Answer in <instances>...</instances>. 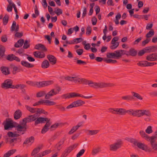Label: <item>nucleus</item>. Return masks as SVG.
<instances>
[{"label": "nucleus", "mask_w": 157, "mask_h": 157, "mask_svg": "<svg viewBox=\"0 0 157 157\" xmlns=\"http://www.w3.org/2000/svg\"><path fill=\"white\" fill-rule=\"evenodd\" d=\"M6 124L4 125L5 130H8L9 128H13L14 127L12 120H8L6 119Z\"/></svg>", "instance_id": "obj_13"}, {"label": "nucleus", "mask_w": 157, "mask_h": 157, "mask_svg": "<svg viewBox=\"0 0 157 157\" xmlns=\"http://www.w3.org/2000/svg\"><path fill=\"white\" fill-rule=\"evenodd\" d=\"M15 55L13 54L8 55L6 59L9 61H12L14 60Z\"/></svg>", "instance_id": "obj_42"}, {"label": "nucleus", "mask_w": 157, "mask_h": 157, "mask_svg": "<svg viewBox=\"0 0 157 157\" xmlns=\"http://www.w3.org/2000/svg\"><path fill=\"white\" fill-rule=\"evenodd\" d=\"M16 151L15 149L10 150L4 155L3 157H9L11 155L14 153Z\"/></svg>", "instance_id": "obj_35"}, {"label": "nucleus", "mask_w": 157, "mask_h": 157, "mask_svg": "<svg viewBox=\"0 0 157 157\" xmlns=\"http://www.w3.org/2000/svg\"><path fill=\"white\" fill-rule=\"evenodd\" d=\"M49 121L50 120L46 122V124L45 125L41 130V132L42 133L44 134L48 130V127L51 124V123L49 122Z\"/></svg>", "instance_id": "obj_21"}, {"label": "nucleus", "mask_w": 157, "mask_h": 157, "mask_svg": "<svg viewBox=\"0 0 157 157\" xmlns=\"http://www.w3.org/2000/svg\"><path fill=\"white\" fill-rule=\"evenodd\" d=\"M60 90L61 89L59 87H58L55 89V90L54 89H52L47 94L45 95V98L46 99H49L52 96L58 93Z\"/></svg>", "instance_id": "obj_6"}, {"label": "nucleus", "mask_w": 157, "mask_h": 157, "mask_svg": "<svg viewBox=\"0 0 157 157\" xmlns=\"http://www.w3.org/2000/svg\"><path fill=\"white\" fill-rule=\"evenodd\" d=\"M138 147L140 149L144 150L145 151H147L148 150V147L144 144L138 142Z\"/></svg>", "instance_id": "obj_29"}, {"label": "nucleus", "mask_w": 157, "mask_h": 157, "mask_svg": "<svg viewBox=\"0 0 157 157\" xmlns=\"http://www.w3.org/2000/svg\"><path fill=\"white\" fill-rule=\"evenodd\" d=\"M115 54L114 52H109L106 55L107 57L108 58H116L115 57Z\"/></svg>", "instance_id": "obj_50"}, {"label": "nucleus", "mask_w": 157, "mask_h": 157, "mask_svg": "<svg viewBox=\"0 0 157 157\" xmlns=\"http://www.w3.org/2000/svg\"><path fill=\"white\" fill-rule=\"evenodd\" d=\"M144 115H146L147 117H149L151 115V113L150 111L148 110H138V117H141L143 116Z\"/></svg>", "instance_id": "obj_9"}, {"label": "nucleus", "mask_w": 157, "mask_h": 157, "mask_svg": "<svg viewBox=\"0 0 157 157\" xmlns=\"http://www.w3.org/2000/svg\"><path fill=\"white\" fill-rule=\"evenodd\" d=\"M49 120H50L49 119H48L47 118H44L41 117H37L35 121L34 124L35 125H36L40 123H45V121L47 122V121Z\"/></svg>", "instance_id": "obj_12"}, {"label": "nucleus", "mask_w": 157, "mask_h": 157, "mask_svg": "<svg viewBox=\"0 0 157 157\" xmlns=\"http://www.w3.org/2000/svg\"><path fill=\"white\" fill-rule=\"evenodd\" d=\"M34 56L39 58H43L45 57V54L43 52L36 51L33 52Z\"/></svg>", "instance_id": "obj_18"}, {"label": "nucleus", "mask_w": 157, "mask_h": 157, "mask_svg": "<svg viewBox=\"0 0 157 157\" xmlns=\"http://www.w3.org/2000/svg\"><path fill=\"white\" fill-rule=\"evenodd\" d=\"M53 83V81H52L36 82L35 86L38 87H41L51 85Z\"/></svg>", "instance_id": "obj_7"}, {"label": "nucleus", "mask_w": 157, "mask_h": 157, "mask_svg": "<svg viewBox=\"0 0 157 157\" xmlns=\"http://www.w3.org/2000/svg\"><path fill=\"white\" fill-rule=\"evenodd\" d=\"M145 132L148 134H150L153 132L152 127L151 126H148L145 130Z\"/></svg>", "instance_id": "obj_49"}, {"label": "nucleus", "mask_w": 157, "mask_h": 157, "mask_svg": "<svg viewBox=\"0 0 157 157\" xmlns=\"http://www.w3.org/2000/svg\"><path fill=\"white\" fill-rule=\"evenodd\" d=\"M146 59L150 61H157V53L149 54L146 57Z\"/></svg>", "instance_id": "obj_11"}, {"label": "nucleus", "mask_w": 157, "mask_h": 157, "mask_svg": "<svg viewBox=\"0 0 157 157\" xmlns=\"http://www.w3.org/2000/svg\"><path fill=\"white\" fill-rule=\"evenodd\" d=\"M125 140L133 144V146L135 148H136L137 146V141L136 139L134 138L127 137L125 138Z\"/></svg>", "instance_id": "obj_17"}, {"label": "nucleus", "mask_w": 157, "mask_h": 157, "mask_svg": "<svg viewBox=\"0 0 157 157\" xmlns=\"http://www.w3.org/2000/svg\"><path fill=\"white\" fill-rule=\"evenodd\" d=\"M78 128L76 126L73 127L71 130L69 132V134H72L74 132L77 130Z\"/></svg>", "instance_id": "obj_56"}, {"label": "nucleus", "mask_w": 157, "mask_h": 157, "mask_svg": "<svg viewBox=\"0 0 157 157\" xmlns=\"http://www.w3.org/2000/svg\"><path fill=\"white\" fill-rule=\"evenodd\" d=\"M34 10L35 13H33L32 15L33 18H36L39 15V12L36 5L35 6Z\"/></svg>", "instance_id": "obj_34"}, {"label": "nucleus", "mask_w": 157, "mask_h": 157, "mask_svg": "<svg viewBox=\"0 0 157 157\" xmlns=\"http://www.w3.org/2000/svg\"><path fill=\"white\" fill-rule=\"evenodd\" d=\"M121 50H116L114 52L115 54L116 58H119L121 57Z\"/></svg>", "instance_id": "obj_53"}, {"label": "nucleus", "mask_w": 157, "mask_h": 157, "mask_svg": "<svg viewBox=\"0 0 157 157\" xmlns=\"http://www.w3.org/2000/svg\"><path fill=\"white\" fill-rule=\"evenodd\" d=\"M30 47V44L28 43V41L27 40H25L24 45L23 48L24 49H27Z\"/></svg>", "instance_id": "obj_58"}, {"label": "nucleus", "mask_w": 157, "mask_h": 157, "mask_svg": "<svg viewBox=\"0 0 157 157\" xmlns=\"http://www.w3.org/2000/svg\"><path fill=\"white\" fill-rule=\"evenodd\" d=\"M117 115H121L125 114V109L123 108H117Z\"/></svg>", "instance_id": "obj_37"}, {"label": "nucleus", "mask_w": 157, "mask_h": 157, "mask_svg": "<svg viewBox=\"0 0 157 157\" xmlns=\"http://www.w3.org/2000/svg\"><path fill=\"white\" fill-rule=\"evenodd\" d=\"M65 140V138H63L56 144L55 146V148L58 151H60L62 148L63 147V145L64 143Z\"/></svg>", "instance_id": "obj_14"}, {"label": "nucleus", "mask_w": 157, "mask_h": 157, "mask_svg": "<svg viewBox=\"0 0 157 157\" xmlns=\"http://www.w3.org/2000/svg\"><path fill=\"white\" fill-rule=\"evenodd\" d=\"M37 115V113L30 115L23 119V122H26L27 123L30 122L36 121Z\"/></svg>", "instance_id": "obj_8"}, {"label": "nucleus", "mask_w": 157, "mask_h": 157, "mask_svg": "<svg viewBox=\"0 0 157 157\" xmlns=\"http://www.w3.org/2000/svg\"><path fill=\"white\" fill-rule=\"evenodd\" d=\"M5 52V48L4 47L1 46H0V56L2 57L4 55Z\"/></svg>", "instance_id": "obj_44"}, {"label": "nucleus", "mask_w": 157, "mask_h": 157, "mask_svg": "<svg viewBox=\"0 0 157 157\" xmlns=\"http://www.w3.org/2000/svg\"><path fill=\"white\" fill-rule=\"evenodd\" d=\"M24 43V40L23 39H20L18 40L17 42L14 44V47L16 48H19L21 47Z\"/></svg>", "instance_id": "obj_30"}, {"label": "nucleus", "mask_w": 157, "mask_h": 157, "mask_svg": "<svg viewBox=\"0 0 157 157\" xmlns=\"http://www.w3.org/2000/svg\"><path fill=\"white\" fill-rule=\"evenodd\" d=\"M1 70L2 73L5 75H7L10 74L9 69L8 67H1Z\"/></svg>", "instance_id": "obj_28"}, {"label": "nucleus", "mask_w": 157, "mask_h": 157, "mask_svg": "<svg viewBox=\"0 0 157 157\" xmlns=\"http://www.w3.org/2000/svg\"><path fill=\"white\" fill-rule=\"evenodd\" d=\"M119 40L118 36H116L114 37L112 40L111 43L113 45L110 46V48L112 49H114L117 48L119 45V43L118 42H116Z\"/></svg>", "instance_id": "obj_10"}, {"label": "nucleus", "mask_w": 157, "mask_h": 157, "mask_svg": "<svg viewBox=\"0 0 157 157\" xmlns=\"http://www.w3.org/2000/svg\"><path fill=\"white\" fill-rule=\"evenodd\" d=\"M22 115V113L21 111L19 109L16 110L14 114V117L15 120L19 119Z\"/></svg>", "instance_id": "obj_26"}, {"label": "nucleus", "mask_w": 157, "mask_h": 157, "mask_svg": "<svg viewBox=\"0 0 157 157\" xmlns=\"http://www.w3.org/2000/svg\"><path fill=\"white\" fill-rule=\"evenodd\" d=\"M9 19L8 15L6 14L3 18V22L4 25H6L8 23Z\"/></svg>", "instance_id": "obj_41"}, {"label": "nucleus", "mask_w": 157, "mask_h": 157, "mask_svg": "<svg viewBox=\"0 0 157 157\" xmlns=\"http://www.w3.org/2000/svg\"><path fill=\"white\" fill-rule=\"evenodd\" d=\"M44 37V38L48 40L49 44H50L51 43L52 40V37L49 35H45Z\"/></svg>", "instance_id": "obj_62"}, {"label": "nucleus", "mask_w": 157, "mask_h": 157, "mask_svg": "<svg viewBox=\"0 0 157 157\" xmlns=\"http://www.w3.org/2000/svg\"><path fill=\"white\" fill-rule=\"evenodd\" d=\"M155 34L154 30L153 29H151L150 31L146 35V37L147 39L153 36Z\"/></svg>", "instance_id": "obj_38"}, {"label": "nucleus", "mask_w": 157, "mask_h": 157, "mask_svg": "<svg viewBox=\"0 0 157 157\" xmlns=\"http://www.w3.org/2000/svg\"><path fill=\"white\" fill-rule=\"evenodd\" d=\"M51 152V151L50 150H47L43 151L41 152L42 156H44L47 154H48L50 153Z\"/></svg>", "instance_id": "obj_59"}, {"label": "nucleus", "mask_w": 157, "mask_h": 157, "mask_svg": "<svg viewBox=\"0 0 157 157\" xmlns=\"http://www.w3.org/2000/svg\"><path fill=\"white\" fill-rule=\"evenodd\" d=\"M41 148L42 146H39L38 147L35 148L33 150L31 153L32 156H33L35 154L38 153Z\"/></svg>", "instance_id": "obj_32"}, {"label": "nucleus", "mask_w": 157, "mask_h": 157, "mask_svg": "<svg viewBox=\"0 0 157 157\" xmlns=\"http://www.w3.org/2000/svg\"><path fill=\"white\" fill-rule=\"evenodd\" d=\"M85 150L83 149L81 150L77 154V157H80L84 153Z\"/></svg>", "instance_id": "obj_63"}, {"label": "nucleus", "mask_w": 157, "mask_h": 157, "mask_svg": "<svg viewBox=\"0 0 157 157\" xmlns=\"http://www.w3.org/2000/svg\"><path fill=\"white\" fill-rule=\"evenodd\" d=\"M88 131L89 132V135H93L98 133L99 132V130H90Z\"/></svg>", "instance_id": "obj_48"}, {"label": "nucleus", "mask_w": 157, "mask_h": 157, "mask_svg": "<svg viewBox=\"0 0 157 157\" xmlns=\"http://www.w3.org/2000/svg\"><path fill=\"white\" fill-rule=\"evenodd\" d=\"M140 133L143 138H144L147 141L150 140L151 139H153V137H154L153 136L150 137L149 136L147 135L146 134L144 131H140Z\"/></svg>", "instance_id": "obj_23"}, {"label": "nucleus", "mask_w": 157, "mask_h": 157, "mask_svg": "<svg viewBox=\"0 0 157 157\" xmlns=\"http://www.w3.org/2000/svg\"><path fill=\"white\" fill-rule=\"evenodd\" d=\"M19 25H16V22L15 21H13L12 26L10 28V31L12 32L14 31L17 32L19 31Z\"/></svg>", "instance_id": "obj_19"}, {"label": "nucleus", "mask_w": 157, "mask_h": 157, "mask_svg": "<svg viewBox=\"0 0 157 157\" xmlns=\"http://www.w3.org/2000/svg\"><path fill=\"white\" fill-rule=\"evenodd\" d=\"M26 87V86L25 85L23 84H18L14 86L13 89H18L20 88L21 89H23L24 88Z\"/></svg>", "instance_id": "obj_43"}, {"label": "nucleus", "mask_w": 157, "mask_h": 157, "mask_svg": "<svg viewBox=\"0 0 157 157\" xmlns=\"http://www.w3.org/2000/svg\"><path fill=\"white\" fill-rule=\"evenodd\" d=\"M123 144V141L121 140H118L115 143L109 145V149L112 151H116L121 147Z\"/></svg>", "instance_id": "obj_2"}, {"label": "nucleus", "mask_w": 157, "mask_h": 157, "mask_svg": "<svg viewBox=\"0 0 157 157\" xmlns=\"http://www.w3.org/2000/svg\"><path fill=\"white\" fill-rule=\"evenodd\" d=\"M56 104V103L53 101H51L48 100H47V104H45L46 105H55Z\"/></svg>", "instance_id": "obj_60"}, {"label": "nucleus", "mask_w": 157, "mask_h": 157, "mask_svg": "<svg viewBox=\"0 0 157 157\" xmlns=\"http://www.w3.org/2000/svg\"><path fill=\"white\" fill-rule=\"evenodd\" d=\"M109 112L112 114H117V108H110L109 109Z\"/></svg>", "instance_id": "obj_46"}, {"label": "nucleus", "mask_w": 157, "mask_h": 157, "mask_svg": "<svg viewBox=\"0 0 157 157\" xmlns=\"http://www.w3.org/2000/svg\"><path fill=\"white\" fill-rule=\"evenodd\" d=\"M55 13L57 14V15L59 16L60 14H62L63 13L62 10L59 9L58 8L56 11H55Z\"/></svg>", "instance_id": "obj_64"}, {"label": "nucleus", "mask_w": 157, "mask_h": 157, "mask_svg": "<svg viewBox=\"0 0 157 157\" xmlns=\"http://www.w3.org/2000/svg\"><path fill=\"white\" fill-rule=\"evenodd\" d=\"M25 107L28 110L32 113H34L36 112V108H32L27 105H25Z\"/></svg>", "instance_id": "obj_39"}, {"label": "nucleus", "mask_w": 157, "mask_h": 157, "mask_svg": "<svg viewBox=\"0 0 157 157\" xmlns=\"http://www.w3.org/2000/svg\"><path fill=\"white\" fill-rule=\"evenodd\" d=\"M75 107L80 106L85 104V102L81 100H79L74 102Z\"/></svg>", "instance_id": "obj_31"}, {"label": "nucleus", "mask_w": 157, "mask_h": 157, "mask_svg": "<svg viewBox=\"0 0 157 157\" xmlns=\"http://www.w3.org/2000/svg\"><path fill=\"white\" fill-rule=\"evenodd\" d=\"M49 66V64L48 61L46 60L44 61L42 64L41 67L43 68H47Z\"/></svg>", "instance_id": "obj_36"}, {"label": "nucleus", "mask_w": 157, "mask_h": 157, "mask_svg": "<svg viewBox=\"0 0 157 157\" xmlns=\"http://www.w3.org/2000/svg\"><path fill=\"white\" fill-rule=\"evenodd\" d=\"M144 48L146 53L153 52H155L157 50V46H152L147 47Z\"/></svg>", "instance_id": "obj_20"}, {"label": "nucleus", "mask_w": 157, "mask_h": 157, "mask_svg": "<svg viewBox=\"0 0 157 157\" xmlns=\"http://www.w3.org/2000/svg\"><path fill=\"white\" fill-rule=\"evenodd\" d=\"M90 80H88L84 78H81V80L80 82L86 85H89Z\"/></svg>", "instance_id": "obj_57"}, {"label": "nucleus", "mask_w": 157, "mask_h": 157, "mask_svg": "<svg viewBox=\"0 0 157 157\" xmlns=\"http://www.w3.org/2000/svg\"><path fill=\"white\" fill-rule=\"evenodd\" d=\"M86 41H85L82 43V44L83 45L85 46L84 48L86 50H88L90 48V44L88 43L86 44Z\"/></svg>", "instance_id": "obj_52"}, {"label": "nucleus", "mask_w": 157, "mask_h": 157, "mask_svg": "<svg viewBox=\"0 0 157 157\" xmlns=\"http://www.w3.org/2000/svg\"><path fill=\"white\" fill-rule=\"evenodd\" d=\"M137 51L133 48H131L128 51V56H135L137 54Z\"/></svg>", "instance_id": "obj_27"}, {"label": "nucleus", "mask_w": 157, "mask_h": 157, "mask_svg": "<svg viewBox=\"0 0 157 157\" xmlns=\"http://www.w3.org/2000/svg\"><path fill=\"white\" fill-rule=\"evenodd\" d=\"M34 140V138L33 136L30 137L29 138H27L25 140L24 142V144H27L31 142L33 143Z\"/></svg>", "instance_id": "obj_33"}, {"label": "nucleus", "mask_w": 157, "mask_h": 157, "mask_svg": "<svg viewBox=\"0 0 157 157\" xmlns=\"http://www.w3.org/2000/svg\"><path fill=\"white\" fill-rule=\"evenodd\" d=\"M153 139H151L150 140L148 141H150L151 147L152 149L154 151H157V143L155 142V140H156L157 137H155V136H153Z\"/></svg>", "instance_id": "obj_15"}, {"label": "nucleus", "mask_w": 157, "mask_h": 157, "mask_svg": "<svg viewBox=\"0 0 157 157\" xmlns=\"http://www.w3.org/2000/svg\"><path fill=\"white\" fill-rule=\"evenodd\" d=\"M89 85L95 89L102 88L112 86L113 85L110 83H107L103 82H95L91 80H90Z\"/></svg>", "instance_id": "obj_1"}, {"label": "nucleus", "mask_w": 157, "mask_h": 157, "mask_svg": "<svg viewBox=\"0 0 157 157\" xmlns=\"http://www.w3.org/2000/svg\"><path fill=\"white\" fill-rule=\"evenodd\" d=\"M107 32V26L106 25H105L104 29L103 30V33L104 34V36H103L102 38L104 40H105L107 38L106 36V33Z\"/></svg>", "instance_id": "obj_54"}, {"label": "nucleus", "mask_w": 157, "mask_h": 157, "mask_svg": "<svg viewBox=\"0 0 157 157\" xmlns=\"http://www.w3.org/2000/svg\"><path fill=\"white\" fill-rule=\"evenodd\" d=\"M47 58L52 64H54L56 63V59L54 56L52 55H48L47 56Z\"/></svg>", "instance_id": "obj_22"}, {"label": "nucleus", "mask_w": 157, "mask_h": 157, "mask_svg": "<svg viewBox=\"0 0 157 157\" xmlns=\"http://www.w3.org/2000/svg\"><path fill=\"white\" fill-rule=\"evenodd\" d=\"M26 123V122H23L22 121V122L20 124H18L16 126V129L18 133L21 134H24L27 129Z\"/></svg>", "instance_id": "obj_4"}, {"label": "nucleus", "mask_w": 157, "mask_h": 157, "mask_svg": "<svg viewBox=\"0 0 157 157\" xmlns=\"http://www.w3.org/2000/svg\"><path fill=\"white\" fill-rule=\"evenodd\" d=\"M36 82L28 81L26 82V83L28 85L33 86H36Z\"/></svg>", "instance_id": "obj_61"}, {"label": "nucleus", "mask_w": 157, "mask_h": 157, "mask_svg": "<svg viewBox=\"0 0 157 157\" xmlns=\"http://www.w3.org/2000/svg\"><path fill=\"white\" fill-rule=\"evenodd\" d=\"M147 61H143L139 62L138 64L141 67H147Z\"/></svg>", "instance_id": "obj_55"}, {"label": "nucleus", "mask_w": 157, "mask_h": 157, "mask_svg": "<svg viewBox=\"0 0 157 157\" xmlns=\"http://www.w3.org/2000/svg\"><path fill=\"white\" fill-rule=\"evenodd\" d=\"M21 71H23V70L18 68L17 66H14L13 67V72L14 74H16L17 72H19Z\"/></svg>", "instance_id": "obj_40"}, {"label": "nucleus", "mask_w": 157, "mask_h": 157, "mask_svg": "<svg viewBox=\"0 0 157 157\" xmlns=\"http://www.w3.org/2000/svg\"><path fill=\"white\" fill-rule=\"evenodd\" d=\"M46 93L44 91H40L38 92L36 94V96L37 98H40L45 95Z\"/></svg>", "instance_id": "obj_51"}, {"label": "nucleus", "mask_w": 157, "mask_h": 157, "mask_svg": "<svg viewBox=\"0 0 157 157\" xmlns=\"http://www.w3.org/2000/svg\"><path fill=\"white\" fill-rule=\"evenodd\" d=\"M35 48L38 50H41L42 52H45L47 51V48L45 46L42 44H38L35 46Z\"/></svg>", "instance_id": "obj_16"}, {"label": "nucleus", "mask_w": 157, "mask_h": 157, "mask_svg": "<svg viewBox=\"0 0 157 157\" xmlns=\"http://www.w3.org/2000/svg\"><path fill=\"white\" fill-rule=\"evenodd\" d=\"M78 145V144H75L67 147L63 152L61 157H66Z\"/></svg>", "instance_id": "obj_3"}, {"label": "nucleus", "mask_w": 157, "mask_h": 157, "mask_svg": "<svg viewBox=\"0 0 157 157\" xmlns=\"http://www.w3.org/2000/svg\"><path fill=\"white\" fill-rule=\"evenodd\" d=\"M121 98L125 100H131L133 99V97L130 95H127L122 97Z\"/></svg>", "instance_id": "obj_45"}, {"label": "nucleus", "mask_w": 157, "mask_h": 157, "mask_svg": "<svg viewBox=\"0 0 157 157\" xmlns=\"http://www.w3.org/2000/svg\"><path fill=\"white\" fill-rule=\"evenodd\" d=\"M13 81L10 79H7L4 81V82L1 85L2 88L5 89L9 88L13 89L14 85H12Z\"/></svg>", "instance_id": "obj_5"}, {"label": "nucleus", "mask_w": 157, "mask_h": 157, "mask_svg": "<svg viewBox=\"0 0 157 157\" xmlns=\"http://www.w3.org/2000/svg\"><path fill=\"white\" fill-rule=\"evenodd\" d=\"M21 63L22 66L27 68H32L34 67V65L31 64L27 61L24 60L21 61Z\"/></svg>", "instance_id": "obj_25"}, {"label": "nucleus", "mask_w": 157, "mask_h": 157, "mask_svg": "<svg viewBox=\"0 0 157 157\" xmlns=\"http://www.w3.org/2000/svg\"><path fill=\"white\" fill-rule=\"evenodd\" d=\"M100 151V148L99 147H98L97 148H95L93 149L92 154L93 155H95L98 153Z\"/></svg>", "instance_id": "obj_47"}, {"label": "nucleus", "mask_w": 157, "mask_h": 157, "mask_svg": "<svg viewBox=\"0 0 157 157\" xmlns=\"http://www.w3.org/2000/svg\"><path fill=\"white\" fill-rule=\"evenodd\" d=\"M128 113V114L133 116H136L137 115V110H135L132 109L129 110L125 109V114Z\"/></svg>", "instance_id": "obj_24"}]
</instances>
